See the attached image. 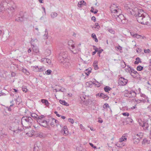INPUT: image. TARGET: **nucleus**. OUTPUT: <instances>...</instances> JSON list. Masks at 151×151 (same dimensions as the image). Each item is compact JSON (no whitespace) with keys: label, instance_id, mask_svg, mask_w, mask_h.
Here are the masks:
<instances>
[{"label":"nucleus","instance_id":"obj_27","mask_svg":"<svg viewBox=\"0 0 151 151\" xmlns=\"http://www.w3.org/2000/svg\"><path fill=\"white\" fill-rule=\"evenodd\" d=\"M41 101L42 103L45 104V105L47 106H48L49 104V102L47 100L45 99H42Z\"/></svg>","mask_w":151,"mask_h":151},{"label":"nucleus","instance_id":"obj_3","mask_svg":"<svg viewBox=\"0 0 151 151\" xmlns=\"http://www.w3.org/2000/svg\"><path fill=\"white\" fill-rule=\"evenodd\" d=\"M68 48L74 54L77 53L79 51L80 49H79L77 46H75L73 40H69L68 42Z\"/></svg>","mask_w":151,"mask_h":151},{"label":"nucleus","instance_id":"obj_2","mask_svg":"<svg viewBox=\"0 0 151 151\" xmlns=\"http://www.w3.org/2000/svg\"><path fill=\"white\" fill-rule=\"evenodd\" d=\"M33 122V120L30 116H25L23 117L21 119L22 125L28 128L30 127Z\"/></svg>","mask_w":151,"mask_h":151},{"label":"nucleus","instance_id":"obj_49","mask_svg":"<svg viewBox=\"0 0 151 151\" xmlns=\"http://www.w3.org/2000/svg\"><path fill=\"white\" fill-rule=\"evenodd\" d=\"M143 143L149 144V141L147 139H143Z\"/></svg>","mask_w":151,"mask_h":151},{"label":"nucleus","instance_id":"obj_18","mask_svg":"<svg viewBox=\"0 0 151 151\" xmlns=\"http://www.w3.org/2000/svg\"><path fill=\"white\" fill-rule=\"evenodd\" d=\"M48 124L49 122L45 120H44L42 121V123H40V125L43 127H46L48 125Z\"/></svg>","mask_w":151,"mask_h":151},{"label":"nucleus","instance_id":"obj_53","mask_svg":"<svg viewBox=\"0 0 151 151\" xmlns=\"http://www.w3.org/2000/svg\"><path fill=\"white\" fill-rule=\"evenodd\" d=\"M144 52L146 53H150V50L149 49L147 50H144Z\"/></svg>","mask_w":151,"mask_h":151},{"label":"nucleus","instance_id":"obj_13","mask_svg":"<svg viewBox=\"0 0 151 151\" xmlns=\"http://www.w3.org/2000/svg\"><path fill=\"white\" fill-rule=\"evenodd\" d=\"M132 119L130 117L127 118L123 117V123H126L127 124H129L130 123H132Z\"/></svg>","mask_w":151,"mask_h":151},{"label":"nucleus","instance_id":"obj_25","mask_svg":"<svg viewBox=\"0 0 151 151\" xmlns=\"http://www.w3.org/2000/svg\"><path fill=\"white\" fill-rule=\"evenodd\" d=\"M58 15V14L57 13L55 12H52L50 14L51 17L52 19H54L57 17Z\"/></svg>","mask_w":151,"mask_h":151},{"label":"nucleus","instance_id":"obj_38","mask_svg":"<svg viewBox=\"0 0 151 151\" xmlns=\"http://www.w3.org/2000/svg\"><path fill=\"white\" fill-rule=\"evenodd\" d=\"M48 32L47 31V29H45V33L44 35V38L45 39H47L48 38Z\"/></svg>","mask_w":151,"mask_h":151},{"label":"nucleus","instance_id":"obj_11","mask_svg":"<svg viewBox=\"0 0 151 151\" xmlns=\"http://www.w3.org/2000/svg\"><path fill=\"white\" fill-rule=\"evenodd\" d=\"M21 125H19L18 124H16L15 125L13 126L14 129V133H17L19 131H21L22 130L23 128L22 127L20 128L19 126Z\"/></svg>","mask_w":151,"mask_h":151},{"label":"nucleus","instance_id":"obj_7","mask_svg":"<svg viewBox=\"0 0 151 151\" xmlns=\"http://www.w3.org/2000/svg\"><path fill=\"white\" fill-rule=\"evenodd\" d=\"M60 63L63 68L66 69L69 68L71 65L69 60L68 59H66L65 60L61 61Z\"/></svg>","mask_w":151,"mask_h":151},{"label":"nucleus","instance_id":"obj_5","mask_svg":"<svg viewBox=\"0 0 151 151\" xmlns=\"http://www.w3.org/2000/svg\"><path fill=\"white\" fill-rule=\"evenodd\" d=\"M13 3V2L12 1H9V0H5L1 2L0 5V11L2 12L4 10L5 8V5H7L9 7L11 6V4Z\"/></svg>","mask_w":151,"mask_h":151},{"label":"nucleus","instance_id":"obj_56","mask_svg":"<svg viewBox=\"0 0 151 151\" xmlns=\"http://www.w3.org/2000/svg\"><path fill=\"white\" fill-rule=\"evenodd\" d=\"M126 135V134H124L123 135V141H125L127 140V137Z\"/></svg>","mask_w":151,"mask_h":151},{"label":"nucleus","instance_id":"obj_26","mask_svg":"<svg viewBox=\"0 0 151 151\" xmlns=\"http://www.w3.org/2000/svg\"><path fill=\"white\" fill-rule=\"evenodd\" d=\"M59 102L61 104L65 105L66 106H68L69 105L68 104L67 102H66L64 100H59Z\"/></svg>","mask_w":151,"mask_h":151},{"label":"nucleus","instance_id":"obj_58","mask_svg":"<svg viewBox=\"0 0 151 151\" xmlns=\"http://www.w3.org/2000/svg\"><path fill=\"white\" fill-rule=\"evenodd\" d=\"M124 146V147H123V148L125 149V151H129V148L126 147V146H124V143H123V147Z\"/></svg>","mask_w":151,"mask_h":151},{"label":"nucleus","instance_id":"obj_35","mask_svg":"<svg viewBox=\"0 0 151 151\" xmlns=\"http://www.w3.org/2000/svg\"><path fill=\"white\" fill-rule=\"evenodd\" d=\"M111 89V88L108 86H106L104 88V90L106 92H108L109 91H110Z\"/></svg>","mask_w":151,"mask_h":151},{"label":"nucleus","instance_id":"obj_32","mask_svg":"<svg viewBox=\"0 0 151 151\" xmlns=\"http://www.w3.org/2000/svg\"><path fill=\"white\" fill-rule=\"evenodd\" d=\"M138 74V73H137V72L135 70L134 71L132 72V74L131 75V76H132L133 78H136L137 76V75Z\"/></svg>","mask_w":151,"mask_h":151},{"label":"nucleus","instance_id":"obj_14","mask_svg":"<svg viewBox=\"0 0 151 151\" xmlns=\"http://www.w3.org/2000/svg\"><path fill=\"white\" fill-rule=\"evenodd\" d=\"M123 20H124V22H123V25H124L125 27L127 28L130 26V23L128 22V20L123 15Z\"/></svg>","mask_w":151,"mask_h":151},{"label":"nucleus","instance_id":"obj_48","mask_svg":"<svg viewBox=\"0 0 151 151\" xmlns=\"http://www.w3.org/2000/svg\"><path fill=\"white\" fill-rule=\"evenodd\" d=\"M37 122L39 123V124H40V123H42L43 121L44 120H43V119H39L37 118Z\"/></svg>","mask_w":151,"mask_h":151},{"label":"nucleus","instance_id":"obj_55","mask_svg":"<svg viewBox=\"0 0 151 151\" xmlns=\"http://www.w3.org/2000/svg\"><path fill=\"white\" fill-rule=\"evenodd\" d=\"M81 3H82V2L81 1H79L78 4V7H82V5L81 4Z\"/></svg>","mask_w":151,"mask_h":151},{"label":"nucleus","instance_id":"obj_28","mask_svg":"<svg viewBox=\"0 0 151 151\" xmlns=\"http://www.w3.org/2000/svg\"><path fill=\"white\" fill-rule=\"evenodd\" d=\"M141 62L140 59L139 57H137L136 58V61L134 62V63L135 64H138L139 63Z\"/></svg>","mask_w":151,"mask_h":151},{"label":"nucleus","instance_id":"obj_63","mask_svg":"<svg viewBox=\"0 0 151 151\" xmlns=\"http://www.w3.org/2000/svg\"><path fill=\"white\" fill-rule=\"evenodd\" d=\"M37 118L39 119H43V118L45 116L43 115H41L40 116H38Z\"/></svg>","mask_w":151,"mask_h":151},{"label":"nucleus","instance_id":"obj_21","mask_svg":"<svg viewBox=\"0 0 151 151\" xmlns=\"http://www.w3.org/2000/svg\"><path fill=\"white\" fill-rule=\"evenodd\" d=\"M41 60L42 62L46 63L48 64H50L51 63V61L49 59L47 58H42Z\"/></svg>","mask_w":151,"mask_h":151},{"label":"nucleus","instance_id":"obj_9","mask_svg":"<svg viewBox=\"0 0 151 151\" xmlns=\"http://www.w3.org/2000/svg\"><path fill=\"white\" fill-rule=\"evenodd\" d=\"M67 51H61L59 53L58 59L61 61L65 60L67 57Z\"/></svg>","mask_w":151,"mask_h":151},{"label":"nucleus","instance_id":"obj_52","mask_svg":"<svg viewBox=\"0 0 151 151\" xmlns=\"http://www.w3.org/2000/svg\"><path fill=\"white\" fill-rule=\"evenodd\" d=\"M93 83V84H95V83H93V82H92L91 81H88V82H87V83H86V85H87L88 84V85L89 84L90 85L89 86L90 87V85H91Z\"/></svg>","mask_w":151,"mask_h":151},{"label":"nucleus","instance_id":"obj_44","mask_svg":"<svg viewBox=\"0 0 151 151\" xmlns=\"http://www.w3.org/2000/svg\"><path fill=\"white\" fill-rule=\"evenodd\" d=\"M123 86L126 85L128 82V80L123 78Z\"/></svg>","mask_w":151,"mask_h":151},{"label":"nucleus","instance_id":"obj_30","mask_svg":"<svg viewBox=\"0 0 151 151\" xmlns=\"http://www.w3.org/2000/svg\"><path fill=\"white\" fill-rule=\"evenodd\" d=\"M55 90L56 91H60L62 92H64L65 91H66V90L64 88L62 87L60 88H57V89H55Z\"/></svg>","mask_w":151,"mask_h":151},{"label":"nucleus","instance_id":"obj_19","mask_svg":"<svg viewBox=\"0 0 151 151\" xmlns=\"http://www.w3.org/2000/svg\"><path fill=\"white\" fill-rule=\"evenodd\" d=\"M34 68H35V69L37 68L38 69V71L39 72H42L44 71L45 70V68L44 67H38L37 66H35L34 67Z\"/></svg>","mask_w":151,"mask_h":151},{"label":"nucleus","instance_id":"obj_62","mask_svg":"<svg viewBox=\"0 0 151 151\" xmlns=\"http://www.w3.org/2000/svg\"><path fill=\"white\" fill-rule=\"evenodd\" d=\"M54 113L56 114V115L58 117H60L61 115L59 114L58 113V112L57 111H55L54 112Z\"/></svg>","mask_w":151,"mask_h":151},{"label":"nucleus","instance_id":"obj_20","mask_svg":"<svg viewBox=\"0 0 151 151\" xmlns=\"http://www.w3.org/2000/svg\"><path fill=\"white\" fill-rule=\"evenodd\" d=\"M14 100L16 101V104L18 105H19L20 103L22 102L21 98L19 96L17 99H14Z\"/></svg>","mask_w":151,"mask_h":151},{"label":"nucleus","instance_id":"obj_64","mask_svg":"<svg viewBox=\"0 0 151 151\" xmlns=\"http://www.w3.org/2000/svg\"><path fill=\"white\" fill-rule=\"evenodd\" d=\"M91 19L92 20H93L94 21V22H95L96 20V18L95 17H92L91 18Z\"/></svg>","mask_w":151,"mask_h":151},{"label":"nucleus","instance_id":"obj_51","mask_svg":"<svg viewBox=\"0 0 151 151\" xmlns=\"http://www.w3.org/2000/svg\"><path fill=\"white\" fill-rule=\"evenodd\" d=\"M109 104H108L105 103L103 106V108L104 109L106 108L107 107H109Z\"/></svg>","mask_w":151,"mask_h":151},{"label":"nucleus","instance_id":"obj_4","mask_svg":"<svg viewBox=\"0 0 151 151\" xmlns=\"http://www.w3.org/2000/svg\"><path fill=\"white\" fill-rule=\"evenodd\" d=\"M143 136V134L142 133H139L134 135L132 139L133 142L135 144L137 145L140 142V139Z\"/></svg>","mask_w":151,"mask_h":151},{"label":"nucleus","instance_id":"obj_10","mask_svg":"<svg viewBox=\"0 0 151 151\" xmlns=\"http://www.w3.org/2000/svg\"><path fill=\"white\" fill-rule=\"evenodd\" d=\"M123 63H124V65H125V67H123V68H124V70L126 72L129 73L131 76L132 74V72H134V71H135L134 70L133 68L129 67L128 65H127V67H126V64L124 61Z\"/></svg>","mask_w":151,"mask_h":151},{"label":"nucleus","instance_id":"obj_33","mask_svg":"<svg viewBox=\"0 0 151 151\" xmlns=\"http://www.w3.org/2000/svg\"><path fill=\"white\" fill-rule=\"evenodd\" d=\"M23 16H22L21 17H19L15 19V20L17 21L18 22H22L23 21Z\"/></svg>","mask_w":151,"mask_h":151},{"label":"nucleus","instance_id":"obj_16","mask_svg":"<svg viewBox=\"0 0 151 151\" xmlns=\"http://www.w3.org/2000/svg\"><path fill=\"white\" fill-rule=\"evenodd\" d=\"M141 96L142 97H143L144 99H142L141 101H143L144 103L145 102H149V99L147 96L144 94H141Z\"/></svg>","mask_w":151,"mask_h":151},{"label":"nucleus","instance_id":"obj_54","mask_svg":"<svg viewBox=\"0 0 151 151\" xmlns=\"http://www.w3.org/2000/svg\"><path fill=\"white\" fill-rule=\"evenodd\" d=\"M68 121L69 122H71L72 124H73L74 122V120L71 118L68 119Z\"/></svg>","mask_w":151,"mask_h":151},{"label":"nucleus","instance_id":"obj_34","mask_svg":"<svg viewBox=\"0 0 151 151\" xmlns=\"http://www.w3.org/2000/svg\"><path fill=\"white\" fill-rule=\"evenodd\" d=\"M30 115L34 119H37L38 115H37L36 114L34 113H31Z\"/></svg>","mask_w":151,"mask_h":151},{"label":"nucleus","instance_id":"obj_41","mask_svg":"<svg viewBox=\"0 0 151 151\" xmlns=\"http://www.w3.org/2000/svg\"><path fill=\"white\" fill-rule=\"evenodd\" d=\"M122 14H120L119 16H118V17L117 18V19L118 21L119 22H120V21L121 22L122 21V19H121V18L122 17Z\"/></svg>","mask_w":151,"mask_h":151},{"label":"nucleus","instance_id":"obj_45","mask_svg":"<svg viewBox=\"0 0 151 151\" xmlns=\"http://www.w3.org/2000/svg\"><path fill=\"white\" fill-rule=\"evenodd\" d=\"M129 116V114L127 112H123V117H128Z\"/></svg>","mask_w":151,"mask_h":151},{"label":"nucleus","instance_id":"obj_59","mask_svg":"<svg viewBox=\"0 0 151 151\" xmlns=\"http://www.w3.org/2000/svg\"><path fill=\"white\" fill-rule=\"evenodd\" d=\"M89 144L91 146V147H93V148H94V149L96 148V146H94L93 145V144H92V143H89Z\"/></svg>","mask_w":151,"mask_h":151},{"label":"nucleus","instance_id":"obj_37","mask_svg":"<svg viewBox=\"0 0 151 151\" xmlns=\"http://www.w3.org/2000/svg\"><path fill=\"white\" fill-rule=\"evenodd\" d=\"M93 65L94 67L95 70H97L98 69V67L97 65V62H94L93 63Z\"/></svg>","mask_w":151,"mask_h":151},{"label":"nucleus","instance_id":"obj_50","mask_svg":"<svg viewBox=\"0 0 151 151\" xmlns=\"http://www.w3.org/2000/svg\"><path fill=\"white\" fill-rule=\"evenodd\" d=\"M109 32L112 34H114V31L111 29H109L108 30Z\"/></svg>","mask_w":151,"mask_h":151},{"label":"nucleus","instance_id":"obj_43","mask_svg":"<svg viewBox=\"0 0 151 151\" xmlns=\"http://www.w3.org/2000/svg\"><path fill=\"white\" fill-rule=\"evenodd\" d=\"M22 89L23 91L24 92H26L27 91V89L26 88V87L25 86H23L22 88Z\"/></svg>","mask_w":151,"mask_h":151},{"label":"nucleus","instance_id":"obj_1","mask_svg":"<svg viewBox=\"0 0 151 151\" xmlns=\"http://www.w3.org/2000/svg\"><path fill=\"white\" fill-rule=\"evenodd\" d=\"M143 10H140L138 11V14L136 16L137 21L142 24H147L148 22L147 19L149 18L148 15L146 13L145 14L143 13Z\"/></svg>","mask_w":151,"mask_h":151},{"label":"nucleus","instance_id":"obj_6","mask_svg":"<svg viewBox=\"0 0 151 151\" xmlns=\"http://www.w3.org/2000/svg\"><path fill=\"white\" fill-rule=\"evenodd\" d=\"M123 95L124 96L132 98L136 96V93L134 91L126 90L123 91Z\"/></svg>","mask_w":151,"mask_h":151},{"label":"nucleus","instance_id":"obj_12","mask_svg":"<svg viewBox=\"0 0 151 151\" xmlns=\"http://www.w3.org/2000/svg\"><path fill=\"white\" fill-rule=\"evenodd\" d=\"M67 126H65L63 127V129L61 130V133L64 135H67L68 133V131Z\"/></svg>","mask_w":151,"mask_h":151},{"label":"nucleus","instance_id":"obj_57","mask_svg":"<svg viewBox=\"0 0 151 151\" xmlns=\"http://www.w3.org/2000/svg\"><path fill=\"white\" fill-rule=\"evenodd\" d=\"M26 134L30 137H32V134L31 133V132H28L26 133Z\"/></svg>","mask_w":151,"mask_h":151},{"label":"nucleus","instance_id":"obj_46","mask_svg":"<svg viewBox=\"0 0 151 151\" xmlns=\"http://www.w3.org/2000/svg\"><path fill=\"white\" fill-rule=\"evenodd\" d=\"M52 71L50 70H47L45 72V73L47 75H49L51 74Z\"/></svg>","mask_w":151,"mask_h":151},{"label":"nucleus","instance_id":"obj_8","mask_svg":"<svg viewBox=\"0 0 151 151\" xmlns=\"http://www.w3.org/2000/svg\"><path fill=\"white\" fill-rule=\"evenodd\" d=\"M138 122L139 125L143 127V129L145 130H148L149 125L148 123L146 122H143L141 119H138Z\"/></svg>","mask_w":151,"mask_h":151},{"label":"nucleus","instance_id":"obj_39","mask_svg":"<svg viewBox=\"0 0 151 151\" xmlns=\"http://www.w3.org/2000/svg\"><path fill=\"white\" fill-rule=\"evenodd\" d=\"M39 147L38 146H37V145L35 144L34 148V151H39Z\"/></svg>","mask_w":151,"mask_h":151},{"label":"nucleus","instance_id":"obj_23","mask_svg":"<svg viewBox=\"0 0 151 151\" xmlns=\"http://www.w3.org/2000/svg\"><path fill=\"white\" fill-rule=\"evenodd\" d=\"M118 83L119 85L123 86V77H121L118 79Z\"/></svg>","mask_w":151,"mask_h":151},{"label":"nucleus","instance_id":"obj_17","mask_svg":"<svg viewBox=\"0 0 151 151\" xmlns=\"http://www.w3.org/2000/svg\"><path fill=\"white\" fill-rule=\"evenodd\" d=\"M100 97L104 99L106 101L107 100L109 99V97L107 95L104 94L103 93H100Z\"/></svg>","mask_w":151,"mask_h":151},{"label":"nucleus","instance_id":"obj_60","mask_svg":"<svg viewBox=\"0 0 151 151\" xmlns=\"http://www.w3.org/2000/svg\"><path fill=\"white\" fill-rule=\"evenodd\" d=\"M9 129L10 130H11V131H12L14 132V133H14V128L13 127V126H12L10 127Z\"/></svg>","mask_w":151,"mask_h":151},{"label":"nucleus","instance_id":"obj_15","mask_svg":"<svg viewBox=\"0 0 151 151\" xmlns=\"http://www.w3.org/2000/svg\"><path fill=\"white\" fill-rule=\"evenodd\" d=\"M123 136L120 139L119 141L115 145L117 146L119 148L122 147L123 143Z\"/></svg>","mask_w":151,"mask_h":151},{"label":"nucleus","instance_id":"obj_40","mask_svg":"<svg viewBox=\"0 0 151 151\" xmlns=\"http://www.w3.org/2000/svg\"><path fill=\"white\" fill-rule=\"evenodd\" d=\"M143 67L142 66L139 65L137 67V69L138 71H140L143 69Z\"/></svg>","mask_w":151,"mask_h":151},{"label":"nucleus","instance_id":"obj_36","mask_svg":"<svg viewBox=\"0 0 151 151\" xmlns=\"http://www.w3.org/2000/svg\"><path fill=\"white\" fill-rule=\"evenodd\" d=\"M124 9H127V10L129 9V11L130 12L131 14L132 13V11H133V10L130 9L128 6H124Z\"/></svg>","mask_w":151,"mask_h":151},{"label":"nucleus","instance_id":"obj_31","mask_svg":"<svg viewBox=\"0 0 151 151\" xmlns=\"http://www.w3.org/2000/svg\"><path fill=\"white\" fill-rule=\"evenodd\" d=\"M91 37L94 40V41L95 42H98V40L96 38V36L95 34H92L91 35Z\"/></svg>","mask_w":151,"mask_h":151},{"label":"nucleus","instance_id":"obj_47","mask_svg":"<svg viewBox=\"0 0 151 151\" xmlns=\"http://www.w3.org/2000/svg\"><path fill=\"white\" fill-rule=\"evenodd\" d=\"M55 122H53V118L52 119V121L50 123V125L52 127H53L55 126Z\"/></svg>","mask_w":151,"mask_h":151},{"label":"nucleus","instance_id":"obj_24","mask_svg":"<svg viewBox=\"0 0 151 151\" xmlns=\"http://www.w3.org/2000/svg\"><path fill=\"white\" fill-rule=\"evenodd\" d=\"M21 71L27 75H29V72L25 68H22L21 69Z\"/></svg>","mask_w":151,"mask_h":151},{"label":"nucleus","instance_id":"obj_22","mask_svg":"<svg viewBox=\"0 0 151 151\" xmlns=\"http://www.w3.org/2000/svg\"><path fill=\"white\" fill-rule=\"evenodd\" d=\"M91 68H89L88 69H86L85 71V72L86 75L88 76L89 75L90 73H91Z\"/></svg>","mask_w":151,"mask_h":151},{"label":"nucleus","instance_id":"obj_29","mask_svg":"<svg viewBox=\"0 0 151 151\" xmlns=\"http://www.w3.org/2000/svg\"><path fill=\"white\" fill-rule=\"evenodd\" d=\"M117 7L116 6V5L114 4H112L111 6L110 7V8L111 10H113V11H114L115 12H117V9H114V8Z\"/></svg>","mask_w":151,"mask_h":151},{"label":"nucleus","instance_id":"obj_61","mask_svg":"<svg viewBox=\"0 0 151 151\" xmlns=\"http://www.w3.org/2000/svg\"><path fill=\"white\" fill-rule=\"evenodd\" d=\"M103 51V50L102 49H101L100 50H98V51L97 52H98V54L100 55V53H101Z\"/></svg>","mask_w":151,"mask_h":151},{"label":"nucleus","instance_id":"obj_42","mask_svg":"<svg viewBox=\"0 0 151 151\" xmlns=\"http://www.w3.org/2000/svg\"><path fill=\"white\" fill-rule=\"evenodd\" d=\"M141 37V36L140 35H138L137 34H135L134 35H133V37H136L137 39Z\"/></svg>","mask_w":151,"mask_h":151}]
</instances>
